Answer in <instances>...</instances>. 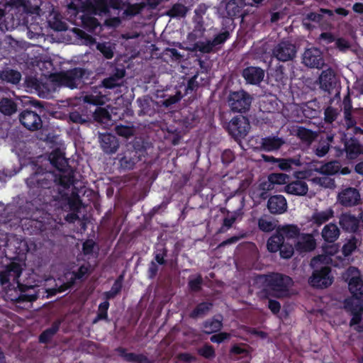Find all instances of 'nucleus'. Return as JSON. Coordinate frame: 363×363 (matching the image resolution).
I'll return each mask as SVG.
<instances>
[{"label": "nucleus", "instance_id": "1", "mask_svg": "<svg viewBox=\"0 0 363 363\" xmlns=\"http://www.w3.org/2000/svg\"><path fill=\"white\" fill-rule=\"evenodd\" d=\"M348 284V289L352 297L344 301V308L352 316L350 326L357 325L359 330H363V306L360 301L363 298V280L359 269L356 267H350L344 276Z\"/></svg>", "mask_w": 363, "mask_h": 363}, {"label": "nucleus", "instance_id": "2", "mask_svg": "<svg viewBox=\"0 0 363 363\" xmlns=\"http://www.w3.org/2000/svg\"><path fill=\"white\" fill-rule=\"evenodd\" d=\"M22 267L19 263L11 262L8 264L6 269L0 272V283L5 285L11 280L13 284H17L19 294L13 300L18 303H31L38 298V293L36 287L33 285H27L19 281V277L22 273Z\"/></svg>", "mask_w": 363, "mask_h": 363}, {"label": "nucleus", "instance_id": "3", "mask_svg": "<svg viewBox=\"0 0 363 363\" xmlns=\"http://www.w3.org/2000/svg\"><path fill=\"white\" fill-rule=\"evenodd\" d=\"M34 172L26 179L30 196L40 202L47 203L51 193L53 180L50 174L42 166L35 165Z\"/></svg>", "mask_w": 363, "mask_h": 363}, {"label": "nucleus", "instance_id": "4", "mask_svg": "<svg viewBox=\"0 0 363 363\" xmlns=\"http://www.w3.org/2000/svg\"><path fill=\"white\" fill-rule=\"evenodd\" d=\"M93 74L94 72L88 69L74 67L56 74L54 81L60 85L74 89L91 84Z\"/></svg>", "mask_w": 363, "mask_h": 363}, {"label": "nucleus", "instance_id": "5", "mask_svg": "<svg viewBox=\"0 0 363 363\" xmlns=\"http://www.w3.org/2000/svg\"><path fill=\"white\" fill-rule=\"evenodd\" d=\"M264 278V291L269 296L282 298L289 296V289L293 285L292 279L287 275L273 272L262 276Z\"/></svg>", "mask_w": 363, "mask_h": 363}, {"label": "nucleus", "instance_id": "6", "mask_svg": "<svg viewBox=\"0 0 363 363\" xmlns=\"http://www.w3.org/2000/svg\"><path fill=\"white\" fill-rule=\"evenodd\" d=\"M147 155V149L143 143L135 141L126 145L125 150L118 153L116 160L119 169L123 171L132 170L137 163Z\"/></svg>", "mask_w": 363, "mask_h": 363}, {"label": "nucleus", "instance_id": "7", "mask_svg": "<svg viewBox=\"0 0 363 363\" xmlns=\"http://www.w3.org/2000/svg\"><path fill=\"white\" fill-rule=\"evenodd\" d=\"M169 250L165 244H159L155 247L153 252L155 261L161 266H169L172 268L177 265L179 248L178 242L174 245L171 253L169 254Z\"/></svg>", "mask_w": 363, "mask_h": 363}, {"label": "nucleus", "instance_id": "8", "mask_svg": "<svg viewBox=\"0 0 363 363\" xmlns=\"http://www.w3.org/2000/svg\"><path fill=\"white\" fill-rule=\"evenodd\" d=\"M252 100V95L243 89L231 91L228 99L230 109L233 112L240 113H246L250 110Z\"/></svg>", "mask_w": 363, "mask_h": 363}, {"label": "nucleus", "instance_id": "9", "mask_svg": "<svg viewBox=\"0 0 363 363\" xmlns=\"http://www.w3.org/2000/svg\"><path fill=\"white\" fill-rule=\"evenodd\" d=\"M230 36V33L228 30L219 33L212 40L196 42L194 44V50L203 54L216 52L220 49Z\"/></svg>", "mask_w": 363, "mask_h": 363}, {"label": "nucleus", "instance_id": "10", "mask_svg": "<svg viewBox=\"0 0 363 363\" xmlns=\"http://www.w3.org/2000/svg\"><path fill=\"white\" fill-rule=\"evenodd\" d=\"M250 129V121L242 115L233 117L227 125L228 132L236 141L245 138Z\"/></svg>", "mask_w": 363, "mask_h": 363}, {"label": "nucleus", "instance_id": "11", "mask_svg": "<svg viewBox=\"0 0 363 363\" xmlns=\"http://www.w3.org/2000/svg\"><path fill=\"white\" fill-rule=\"evenodd\" d=\"M297 48L289 40H281L272 49V56L280 62L293 60L296 55Z\"/></svg>", "mask_w": 363, "mask_h": 363}, {"label": "nucleus", "instance_id": "12", "mask_svg": "<svg viewBox=\"0 0 363 363\" xmlns=\"http://www.w3.org/2000/svg\"><path fill=\"white\" fill-rule=\"evenodd\" d=\"M330 273L331 269L328 266L323 267L320 269H315L309 278L308 282L314 288H328L333 281V278L330 276Z\"/></svg>", "mask_w": 363, "mask_h": 363}, {"label": "nucleus", "instance_id": "13", "mask_svg": "<svg viewBox=\"0 0 363 363\" xmlns=\"http://www.w3.org/2000/svg\"><path fill=\"white\" fill-rule=\"evenodd\" d=\"M19 121L23 127L32 131L40 130L43 126L40 114L28 108L25 109L20 113Z\"/></svg>", "mask_w": 363, "mask_h": 363}, {"label": "nucleus", "instance_id": "14", "mask_svg": "<svg viewBox=\"0 0 363 363\" xmlns=\"http://www.w3.org/2000/svg\"><path fill=\"white\" fill-rule=\"evenodd\" d=\"M264 70L256 66H247L242 70L241 76L247 84L259 85L264 77Z\"/></svg>", "mask_w": 363, "mask_h": 363}, {"label": "nucleus", "instance_id": "15", "mask_svg": "<svg viewBox=\"0 0 363 363\" xmlns=\"http://www.w3.org/2000/svg\"><path fill=\"white\" fill-rule=\"evenodd\" d=\"M360 194L353 187H347L338 194L337 201L345 207H352L360 203Z\"/></svg>", "mask_w": 363, "mask_h": 363}, {"label": "nucleus", "instance_id": "16", "mask_svg": "<svg viewBox=\"0 0 363 363\" xmlns=\"http://www.w3.org/2000/svg\"><path fill=\"white\" fill-rule=\"evenodd\" d=\"M303 63L311 68H322L324 60L320 50L315 48L306 49L303 55Z\"/></svg>", "mask_w": 363, "mask_h": 363}, {"label": "nucleus", "instance_id": "17", "mask_svg": "<svg viewBox=\"0 0 363 363\" xmlns=\"http://www.w3.org/2000/svg\"><path fill=\"white\" fill-rule=\"evenodd\" d=\"M101 148L107 155H112L118 150L119 141L113 134L106 133H101L99 136Z\"/></svg>", "mask_w": 363, "mask_h": 363}, {"label": "nucleus", "instance_id": "18", "mask_svg": "<svg viewBox=\"0 0 363 363\" xmlns=\"http://www.w3.org/2000/svg\"><path fill=\"white\" fill-rule=\"evenodd\" d=\"M125 75V70L123 68L116 67L113 72L104 78L99 84V87L107 89H112L120 86L122 84V79Z\"/></svg>", "mask_w": 363, "mask_h": 363}, {"label": "nucleus", "instance_id": "19", "mask_svg": "<svg viewBox=\"0 0 363 363\" xmlns=\"http://www.w3.org/2000/svg\"><path fill=\"white\" fill-rule=\"evenodd\" d=\"M344 140V150L346 152V156L350 160L356 159L362 152V146L359 141L354 137L347 138L345 135Z\"/></svg>", "mask_w": 363, "mask_h": 363}, {"label": "nucleus", "instance_id": "20", "mask_svg": "<svg viewBox=\"0 0 363 363\" xmlns=\"http://www.w3.org/2000/svg\"><path fill=\"white\" fill-rule=\"evenodd\" d=\"M267 208L272 214H282L287 209V202L282 195L271 196L267 201Z\"/></svg>", "mask_w": 363, "mask_h": 363}, {"label": "nucleus", "instance_id": "21", "mask_svg": "<svg viewBox=\"0 0 363 363\" xmlns=\"http://www.w3.org/2000/svg\"><path fill=\"white\" fill-rule=\"evenodd\" d=\"M119 356L124 361L130 363H152V362L143 354H135L134 352H127V350L122 347H118L116 350Z\"/></svg>", "mask_w": 363, "mask_h": 363}, {"label": "nucleus", "instance_id": "22", "mask_svg": "<svg viewBox=\"0 0 363 363\" xmlns=\"http://www.w3.org/2000/svg\"><path fill=\"white\" fill-rule=\"evenodd\" d=\"M341 228L346 232L356 233L358 231L360 220L359 218L350 213H344L340 218L339 221Z\"/></svg>", "mask_w": 363, "mask_h": 363}, {"label": "nucleus", "instance_id": "23", "mask_svg": "<svg viewBox=\"0 0 363 363\" xmlns=\"http://www.w3.org/2000/svg\"><path fill=\"white\" fill-rule=\"evenodd\" d=\"M28 86L35 89L39 92V96L43 97H48L51 92L54 90L52 88V84L49 83H43L40 79L35 77H30L26 79Z\"/></svg>", "mask_w": 363, "mask_h": 363}, {"label": "nucleus", "instance_id": "24", "mask_svg": "<svg viewBox=\"0 0 363 363\" xmlns=\"http://www.w3.org/2000/svg\"><path fill=\"white\" fill-rule=\"evenodd\" d=\"M246 2L243 0H230L225 4V17L233 19L235 17H239L242 15V9Z\"/></svg>", "mask_w": 363, "mask_h": 363}, {"label": "nucleus", "instance_id": "25", "mask_svg": "<svg viewBox=\"0 0 363 363\" xmlns=\"http://www.w3.org/2000/svg\"><path fill=\"white\" fill-rule=\"evenodd\" d=\"M284 190L289 194L304 196L308 191V186L305 181L296 180L288 183L284 186Z\"/></svg>", "mask_w": 363, "mask_h": 363}, {"label": "nucleus", "instance_id": "26", "mask_svg": "<svg viewBox=\"0 0 363 363\" xmlns=\"http://www.w3.org/2000/svg\"><path fill=\"white\" fill-rule=\"evenodd\" d=\"M284 70L285 67L281 65H277L274 69L270 70L269 78L272 82H274L273 85L280 87L286 84L288 77Z\"/></svg>", "mask_w": 363, "mask_h": 363}, {"label": "nucleus", "instance_id": "27", "mask_svg": "<svg viewBox=\"0 0 363 363\" xmlns=\"http://www.w3.org/2000/svg\"><path fill=\"white\" fill-rule=\"evenodd\" d=\"M335 212L332 208L325 211H315L311 216L310 221L313 225L320 226L334 217Z\"/></svg>", "mask_w": 363, "mask_h": 363}, {"label": "nucleus", "instance_id": "28", "mask_svg": "<svg viewBox=\"0 0 363 363\" xmlns=\"http://www.w3.org/2000/svg\"><path fill=\"white\" fill-rule=\"evenodd\" d=\"M278 233L283 237V240L289 241L296 239L300 235V228L295 224H286L278 227Z\"/></svg>", "mask_w": 363, "mask_h": 363}, {"label": "nucleus", "instance_id": "29", "mask_svg": "<svg viewBox=\"0 0 363 363\" xmlns=\"http://www.w3.org/2000/svg\"><path fill=\"white\" fill-rule=\"evenodd\" d=\"M284 140L277 136H267L262 138L261 147L267 152L279 150L284 144Z\"/></svg>", "mask_w": 363, "mask_h": 363}, {"label": "nucleus", "instance_id": "30", "mask_svg": "<svg viewBox=\"0 0 363 363\" xmlns=\"http://www.w3.org/2000/svg\"><path fill=\"white\" fill-rule=\"evenodd\" d=\"M320 86L325 91H330L336 86L337 79L335 74L331 69L323 71L320 76Z\"/></svg>", "mask_w": 363, "mask_h": 363}, {"label": "nucleus", "instance_id": "31", "mask_svg": "<svg viewBox=\"0 0 363 363\" xmlns=\"http://www.w3.org/2000/svg\"><path fill=\"white\" fill-rule=\"evenodd\" d=\"M91 272V266L89 262L82 264L77 270L72 272V277L68 281V284L71 286L75 284L76 280L82 281L86 279Z\"/></svg>", "mask_w": 363, "mask_h": 363}, {"label": "nucleus", "instance_id": "32", "mask_svg": "<svg viewBox=\"0 0 363 363\" xmlns=\"http://www.w3.org/2000/svg\"><path fill=\"white\" fill-rule=\"evenodd\" d=\"M213 306V303L210 301H202L198 303L189 313V317L194 320L202 318L211 311Z\"/></svg>", "mask_w": 363, "mask_h": 363}, {"label": "nucleus", "instance_id": "33", "mask_svg": "<svg viewBox=\"0 0 363 363\" xmlns=\"http://www.w3.org/2000/svg\"><path fill=\"white\" fill-rule=\"evenodd\" d=\"M321 235L325 242H334L340 236V229L336 224L330 223L324 226Z\"/></svg>", "mask_w": 363, "mask_h": 363}, {"label": "nucleus", "instance_id": "34", "mask_svg": "<svg viewBox=\"0 0 363 363\" xmlns=\"http://www.w3.org/2000/svg\"><path fill=\"white\" fill-rule=\"evenodd\" d=\"M23 230L24 231H28V234L38 235L45 230V223L41 220L35 219H27L23 223Z\"/></svg>", "mask_w": 363, "mask_h": 363}, {"label": "nucleus", "instance_id": "35", "mask_svg": "<svg viewBox=\"0 0 363 363\" xmlns=\"http://www.w3.org/2000/svg\"><path fill=\"white\" fill-rule=\"evenodd\" d=\"M60 324L61 322L58 320L54 321L50 328L45 329L40 333L38 337L39 342L43 344L49 343L55 335L58 332Z\"/></svg>", "mask_w": 363, "mask_h": 363}, {"label": "nucleus", "instance_id": "36", "mask_svg": "<svg viewBox=\"0 0 363 363\" xmlns=\"http://www.w3.org/2000/svg\"><path fill=\"white\" fill-rule=\"evenodd\" d=\"M0 77L3 81L16 84L21 79V74L13 69H6L1 72Z\"/></svg>", "mask_w": 363, "mask_h": 363}, {"label": "nucleus", "instance_id": "37", "mask_svg": "<svg viewBox=\"0 0 363 363\" xmlns=\"http://www.w3.org/2000/svg\"><path fill=\"white\" fill-rule=\"evenodd\" d=\"M284 242V240H283V237H281V234L276 230L275 233L267 240V250L271 252H277L281 248Z\"/></svg>", "mask_w": 363, "mask_h": 363}, {"label": "nucleus", "instance_id": "38", "mask_svg": "<svg viewBox=\"0 0 363 363\" xmlns=\"http://www.w3.org/2000/svg\"><path fill=\"white\" fill-rule=\"evenodd\" d=\"M62 199L69 206L71 211H78L82 205V200L77 193H72L70 196L67 194L62 195Z\"/></svg>", "mask_w": 363, "mask_h": 363}, {"label": "nucleus", "instance_id": "39", "mask_svg": "<svg viewBox=\"0 0 363 363\" xmlns=\"http://www.w3.org/2000/svg\"><path fill=\"white\" fill-rule=\"evenodd\" d=\"M95 15L108 14L110 13L107 0H94L89 6Z\"/></svg>", "mask_w": 363, "mask_h": 363}, {"label": "nucleus", "instance_id": "40", "mask_svg": "<svg viewBox=\"0 0 363 363\" xmlns=\"http://www.w3.org/2000/svg\"><path fill=\"white\" fill-rule=\"evenodd\" d=\"M17 111L16 104L11 99L4 98L0 101V112L11 116Z\"/></svg>", "mask_w": 363, "mask_h": 363}, {"label": "nucleus", "instance_id": "41", "mask_svg": "<svg viewBox=\"0 0 363 363\" xmlns=\"http://www.w3.org/2000/svg\"><path fill=\"white\" fill-rule=\"evenodd\" d=\"M275 164L281 170L289 171L292 169L293 166H300L301 162L299 159L278 158Z\"/></svg>", "mask_w": 363, "mask_h": 363}, {"label": "nucleus", "instance_id": "42", "mask_svg": "<svg viewBox=\"0 0 363 363\" xmlns=\"http://www.w3.org/2000/svg\"><path fill=\"white\" fill-rule=\"evenodd\" d=\"M51 164L60 172H66L68 162L60 153H54L50 159Z\"/></svg>", "mask_w": 363, "mask_h": 363}, {"label": "nucleus", "instance_id": "43", "mask_svg": "<svg viewBox=\"0 0 363 363\" xmlns=\"http://www.w3.org/2000/svg\"><path fill=\"white\" fill-rule=\"evenodd\" d=\"M203 327L204 333L206 334L216 333L220 330L223 327L222 320H218L214 318L207 320L203 323Z\"/></svg>", "mask_w": 363, "mask_h": 363}, {"label": "nucleus", "instance_id": "44", "mask_svg": "<svg viewBox=\"0 0 363 363\" xmlns=\"http://www.w3.org/2000/svg\"><path fill=\"white\" fill-rule=\"evenodd\" d=\"M123 279V275L119 276L114 281L111 290L104 292V296L105 299L110 300L114 298L121 291Z\"/></svg>", "mask_w": 363, "mask_h": 363}, {"label": "nucleus", "instance_id": "45", "mask_svg": "<svg viewBox=\"0 0 363 363\" xmlns=\"http://www.w3.org/2000/svg\"><path fill=\"white\" fill-rule=\"evenodd\" d=\"M289 177L284 173H271L268 176L269 184L268 189H272L274 184H285L289 182Z\"/></svg>", "mask_w": 363, "mask_h": 363}, {"label": "nucleus", "instance_id": "46", "mask_svg": "<svg viewBox=\"0 0 363 363\" xmlns=\"http://www.w3.org/2000/svg\"><path fill=\"white\" fill-rule=\"evenodd\" d=\"M316 135L315 132L304 127H300L297 131L298 138L301 141L307 143H311L315 140Z\"/></svg>", "mask_w": 363, "mask_h": 363}, {"label": "nucleus", "instance_id": "47", "mask_svg": "<svg viewBox=\"0 0 363 363\" xmlns=\"http://www.w3.org/2000/svg\"><path fill=\"white\" fill-rule=\"evenodd\" d=\"M16 216L13 206L8 205L0 211V223L6 224L13 220Z\"/></svg>", "mask_w": 363, "mask_h": 363}, {"label": "nucleus", "instance_id": "48", "mask_svg": "<svg viewBox=\"0 0 363 363\" xmlns=\"http://www.w3.org/2000/svg\"><path fill=\"white\" fill-rule=\"evenodd\" d=\"M358 238L352 236L342 246V252L345 257L350 256L357 247V245L359 243Z\"/></svg>", "mask_w": 363, "mask_h": 363}, {"label": "nucleus", "instance_id": "49", "mask_svg": "<svg viewBox=\"0 0 363 363\" xmlns=\"http://www.w3.org/2000/svg\"><path fill=\"white\" fill-rule=\"evenodd\" d=\"M340 170V166L337 162H329L320 167V172L325 175H334Z\"/></svg>", "mask_w": 363, "mask_h": 363}, {"label": "nucleus", "instance_id": "50", "mask_svg": "<svg viewBox=\"0 0 363 363\" xmlns=\"http://www.w3.org/2000/svg\"><path fill=\"white\" fill-rule=\"evenodd\" d=\"M115 133L121 137L125 138H129L130 137L134 135V129L133 126L130 125H117L115 126Z\"/></svg>", "mask_w": 363, "mask_h": 363}, {"label": "nucleus", "instance_id": "51", "mask_svg": "<svg viewBox=\"0 0 363 363\" xmlns=\"http://www.w3.org/2000/svg\"><path fill=\"white\" fill-rule=\"evenodd\" d=\"M109 302L108 300H105L104 302L101 303L99 306L98 313L96 318L94 320V323H96L101 320H107L108 319V310L109 308Z\"/></svg>", "mask_w": 363, "mask_h": 363}, {"label": "nucleus", "instance_id": "52", "mask_svg": "<svg viewBox=\"0 0 363 363\" xmlns=\"http://www.w3.org/2000/svg\"><path fill=\"white\" fill-rule=\"evenodd\" d=\"M279 251L281 258L289 259L294 252V245L289 241H284Z\"/></svg>", "mask_w": 363, "mask_h": 363}, {"label": "nucleus", "instance_id": "53", "mask_svg": "<svg viewBox=\"0 0 363 363\" xmlns=\"http://www.w3.org/2000/svg\"><path fill=\"white\" fill-rule=\"evenodd\" d=\"M197 352L200 356L207 359H211L216 357L215 349L208 344H205L202 347L199 348Z\"/></svg>", "mask_w": 363, "mask_h": 363}, {"label": "nucleus", "instance_id": "54", "mask_svg": "<svg viewBox=\"0 0 363 363\" xmlns=\"http://www.w3.org/2000/svg\"><path fill=\"white\" fill-rule=\"evenodd\" d=\"M187 13V8L182 4H175L169 11V16L172 17H184Z\"/></svg>", "mask_w": 363, "mask_h": 363}, {"label": "nucleus", "instance_id": "55", "mask_svg": "<svg viewBox=\"0 0 363 363\" xmlns=\"http://www.w3.org/2000/svg\"><path fill=\"white\" fill-rule=\"evenodd\" d=\"M203 284L202 276L199 274L194 279H190L188 282V286L189 289L193 292H199L201 290Z\"/></svg>", "mask_w": 363, "mask_h": 363}, {"label": "nucleus", "instance_id": "56", "mask_svg": "<svg viewBox=\"0 0 363 363\" xmlns=\"http://www.w3.org/2000/svg\"><path fill=\"white\" fill-rule=\"evenodd\" d=\"M198 74H194L187 81L186 86L185 87L184 95L192 93L193 91H197L199 87V83L197 81Z\"/></svg>", "mask_w": 363, "mask_h": 363}, {"label": "nucleus", "instance_id": "57", "mask_svg": "<svg viewBox=\"0 0 363 363\" xmlns=\"http://www.w3.org/2000/svg\"><path fill=\"white\" fill-rule=\"evenodd\" d=\"M184 94L180 91H177L174 95L169 96L162 101V105L166 108H169L172 105L178 103L183 98Z\"/></svg>", "mask_w": 363, "mask_h": 363}, {"label": "nucleus", "instance_id": "58", "mask_svg": "<svg viewBox=\"0 0 363 363\" xmlns=\"http://www.w3.org/2000/svg\"><path fill=\"white\" fill-rule=\"evenodd\" d=\"M337 110L332 106L327 107L324 111V119L326 123H332L337 117Z\"/></svg>", "mask_w": 363, "mask_h": 363}, {"label": "nucleus", "instance_id": "59", "mask_svg": "<svg viewBox=\"0 0 363 363\" xmlns=\"http://www.w3.org/2000/svg\"><path fill=\"white\" fill-rule=\"evenodd\" d=\"M94 118L98 122H103L110 118V114L106 108L97 107L94 112Z\"/></svg>", "mask_w": 363, "mask_h": 363}, {"label": "nucleus", "instance_id": "60", "mask_svg": "<svg viewBox=\"0 0 363 363\" xmlns=\"http://www.w3.org/2000/svg\"><path fill=\"white\" fill-rule=\"evenodd\" d=\"M74 177L72 171H70L67 174L60 176L59 179L60 184L64 188H69L74 184Z\"/></svg>", "mask_w": 363, "mask_h": 363}, {"label": "nucleus", "instance_id": "61", "mask_svg": "<svg viewBox=\"0 0 363 363\" xmlns=\"http://www.w3.org/2000/svg\"><path fill=\"white\" fill-rule=\"evenodd\" d=\"M258 228L263 232H271L275 228V225L271 220L260 218L258 220Z\"/></svg>", "mask_w": 363, "mask_h": 363}, {"label": "nucleus", "instance_id": "62", "mask_svg": "<svg viewBox=\"0 0 363 363\" xmlns=\"http://www.w3.org/2000/svg\"><path fill=\"white\" fill-rule=\"evenodd\" d=\"M301 248L306 252L313 251L316 247V242L315 239L308 235L306 239H305L301 243Z\"/></svg>", "mask_w": 363, "mask_h": 363}, {"label": "nucleus", "instance_id": "63", "mask_svg": "<svg viewBox=\"0 0 363 363\" xmlns=\"http://www.w3.org/2000/svg\"><path fill=\"white\" fill-rule=\"evenodd\" d=\"M330 150V145L328 142L323 141L318 144L315 149V154L319 157H324Z\"/></svg>", "mask_w": 363, "mask_h": 363}, {"label": "nucleus", "instance_id": "64", "mask_svg": "<svg viewBox=\"0 0 363 363\" xmlns=\"http://www.w3.org/2000/svg\"><path fill=\"white\" fill-rule=\"evenodd\" d=\"M69 121L74 123L84 124L86 123V119L83 117L81 113L78 111H74L69 113Z\"/></svg>", "mask_w": 363, "mask_h": 363}]
</instances>
